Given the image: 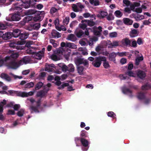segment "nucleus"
Returning <instances> with one entry per match:
<instances>
[{"mask_svg": "<svg viewBox=\"0 0 151 151\" xmlns=\"http://www.w3.org/2000/svg\"><path fill=\"white\" fill-rule=\"evenodd\" d=\"M5 61L6 66L9 68L16 69L24 63L27 64L30 63V60L25 59L23 58L22 59L18 61L17 58L18 57H5Z\"/></svg>", "mask_w": 151, "mask_h": 151, "instance_id": "f257e3e1", "label": "nucleus"}, {"mask_svg": "<svg viewBox=\"0 0 151 151\" xmlns=\"http://www.w3.org/2000/svg\"><path fill=\"white\" fill-rule=\"evenodd\" d=\"M25 43L24 41H18L17 42H13L9 44V46L11 47L15 48L18 50H22L24 47L21 46L24 45Z\"/></svg>", "mask_w": 151, "mask_h": 151, "instance_id": "f03ea898", "label": "nucleus"}, {"mask_svg": "<svg viewBox=\"0 0 151 151\" xmlns=\"http://www.w3.org/2000/svg\"><path fill=\"white\" fill-rule=\"evenodd\" d=\"M21 19L20 16L18 14H10L6 17V19L8 21H18Z\"/></svg>", "mask_w": 151, "mask_h": 151, "instance_id": "7ed1b4c3", "label": "nucleus"}, {"mask_svg": "<svg viewBox=\"0 0 151 151\" xmlns=\"http://www.w3.org/2000/svg\"><path fill=\"white\" fill-rule=\"evenodd\" d=\"M75 62L76 64L80 65L83 64L87 68L88 66V61L86 60H84L81 57H77L75 59Z\"/></svg>", "mask_w": 151, "mask_h": 151, "instance_id": "20e7f679", "label": "nucleus"}, {"mask_svg": "<svg viewBox=\"0 0 151 151\" xmlns=\"http://www.w3.org/2000/svg\"><path fill=\"white\" fill-rule=\"evenodd\" d=\"M81 143L83 147H82V149L83 151H87L89 147V145L90 144L88 140L83 138H81L80 139Z\"/></svg>", "mask_w": 151, "mask_h": 151, "instance_id": "39448f33", "label": "nucleus"}, {"mask_svg": "<svg viewBox=\"0 0 151 151\" xmlns=\"http://www.w3.org/2000/svg\"><path fill=\"white\" fill-rule=\"evenodd\" d=\"M103 58L96 57L95 60L92 63V65L96 68L100 67L101 63V61L102 60H105V59L103 60Z\"/></svg>", "mask_w": 151, "mask_h": 151, "instance_id": "423d86ee", "label": "nucleus"}, {"mask_svg": "<svg viewBox=\"0 0 151 151\" xmlns=\"http://www.w3.org/2000/svg\"><path fill=\"white\" fill-rule=\"evenodd\" d=\"M131 40L128 38H126L122 39L121 42L122 46L127 47L131 46Z\"/></svg>", "mask_w": 151, "mask_h": 151, "instance_id": "0eeeda50", "label": "nucleus"}, {"mask_svg": "<svg viewBox=\"0 0 151 151\" xmlns=\"http://www.w3.org/2000/svg\"><path fill=\"white\" fill-rule=\"evenodd\" d=\"M40 25L39 23H36L32 25H31L30 27L28 28V29L29 31L31 30L32 29L35 30L38 29L40 27Z\"/></svg>", "mask_w": 151, "mask_h": 151, "instance_id": "6e6552de", "label": "nucleus"}, {"mask_svg": "<svg viewBox=\"0 0 151 151\" xmlns=\"http://www.w3.org/2000/svg\"><path fill=\"white\" fill-rule=\"evenodd\" d=\"M108 47L109 48H113L119 45V42L117 41H113L112 42L109 41L108 43Z\"/></svg>", "mask_w": 151, "mask_h": 151, "instance_id": "1a4fd4ad", "label": "nucleus"}, {"mask_svg": "<svg viewBox=\"0 0 151 151\" xmlns=\"http://www.w3.org/2000/svg\"><path fill=\"white\" fill-rule=\"evenodd\" d=\"M0 76L2 78L5 80L7 81L10 82L12 80L11 77L6 73H2Z\"/></svg>", "mask_w": 151, "mask_h": 151, "instance_id": "9d476101", "label": "nucleus"}, {"mask_svg": "<svg viewBox=\"0 0 151 151\" xmlns=\"http://www.w3.org/2000/svg\"><path fill=\"white\" fill-rule=\"evenodd\" d=\"M137 76L142 79H144L146 76V73L143 71L139 70L137 73Z\"/></svg>", "mask_w": 151, "mask_h": 151, "instance_id": "9b49d317", "label": "nucleus"}, {"mask_svg": "<svg viewBox=\"0 0 151 151\" xmlns=\"http://www.w3.org/2000/svg\"><path fill=\"white\" fill-rule=\"evenodd\" d=\"M7 53L9 54V55L7 56L6 57H18L20 55L17 52H15L13 51L9 50L7 52Z\"/></svg>", "mask_w": 151, "mask_h": 151, "instance_id": "f8f14e48", "label": "nucleus"}, {"mask_svg": "<svg viewBox=\"0 0 151 151\" xmlns=\"http://www.w3.org/2000/svg\"><path fill=\"white\" fill-rule=\"evenodd\" d=\"M12 36V33L10 32H8L4 34H3V39L5 40H7L11 38Z\"/></svg>", "mask_w": 151, "mask_h": 151, "instance_id": "ddd939ff", "label": "nucleus"}, {"mask_svg": "<svg viewBox=\"0 0 151 151\" xmlns=\"http://www.w3.org/2000/svg\"><path fill=\"white\" fill-rule=\"evenodd\" d=\"M123 22L124 24L127 25H131L133 23V21L129 18H125L123 19Z\"/></svg>", "mask_w": 151, "mask_h": 151, "instance_id": "4468645a", "label": "nucleus"}, {"mask_svg": "<svg viewBox=\"0 0 151 151\" xmlns=\"http://www.w3.org/2000/svg\"><path fill=\"white\" fill-rule=\"evenodd\" d=\"M51 35L52 37L54 38L57 37L58 38L60 37L61 36V34L60 33L55 30L52 31L51 32Z\"/></svg>", "mask_w": 151, "mask_h": 151, "instance_id": "2eb2a0df", "label": "nucleus"}, {"mask_svg": "<svg viewBox=\"0 0 151 151\" xmlns=\"http://www.w3.org/2000/svg\"><path fill=\"white\" fill-rule=\"evenodd\" d=\"M67 39L69 40L72 41H75L77 40V38L76 36L73 34H70L68 35Z\"/></svg>", "mask_w": 151, "mask_h": 151, "instance_id": "dca6fc26", "label": "nucleus"}, {"mask_svg": "<svg viewBox=\"0 0 151 151\" xmlns=\"http://www.w3.org/2000/svg\"><path fill=\"white\" fill-rule=\"evenodd\" d=\"M12 36L15 37H17L19 36L21 33L20 31L18 29H16L14 30L13 32L12 33Z\"/></svg>", "mask_w": 151, "mask_h": 151, "instance_id": "f3484780", "label": "nucleus"}, {"mask_svg": "<svg viewBox=\"0 0 151 151\" xmlns=\"http://www.w3.org/2000/svg\"><path fill=\"white\" fill-rule=\"evenodd\" d=\"M82 23L86 22L89 26H92L95 24V23L93 21L89 20H84L81 21Z\"/></svg>", "mask_w": 151, "mask_h": 151, "instance_id": "a211bd4d", "label": "nucleus"}, {"mask_svg": "<svg viewBox=\"0 0 151 151\" xmlns=\"http://www.w3.org/2000/svg\"><path fill=\"white\" fill-rule=\"evenodd\" d=\"M46 95V94L45 93L44 91L42 90L37 92L36 96L37 97L42 98L45 96Z\"/></svg>", "mask_w": 151, "mask_h": 151, "instance_id": "6ab92c4d", "label": "nucleus"}, {"mask_svg": "<svg viewBox=\"0 0 151 151\" xmlns=\"http://www.w3.org/2000/svg\"><path fill=\"white\" fill-rule=\"evenodd\" d=\"M85 68L83 66H79L77 68L78 73L80 75H83V71L85 69Z\"/></svg>", "mask_w": 151, "mask_h": 151, "instance_id": "aec40b11", "label": "nucleus"}, {"mask_svg": "<svg viewBox=\"0 0 151 151\" xmlns=\"http://www.w3.org/2000/svg\"><path fill=\"white\" fill-rule=\"evenodd\" d=\"M102 27L101 26H99L98 28V29L99 30H95L93 31V33L96 35H100L101 32L102 31Z\"/></svg>", "mask_w": 151, "mask_h": 151, "instance_id": "412c9836", "label": "nucleus"}, {"mask_svg": "<svg viewBox=\"0 0 151 151\" xmlns=\"http://www.w3.org/2000/svg\"><path fill=\"white\" fill-rule=\"evenodd\" d=\"M28 34L27 33H20L19 35V38L21 40H24L27 39L28 37Z\"/></svg>", "mask_w": 151, "mask_h": 151, "instance_id": "4be33fe9", "label": "nucleus"}, {"mask_svg": "<svg viewBox=\"0 0 151 151\" xmlns=\"http://www.w3.org/2000/svg\"><path fill=\"white\" fill-rule=\"evenodd\" d=\"M137 96L138 99L139 100L144 99L145 97L144 93L142 92L138 93Z\"/></svg>", "mask_w": 151, "mask_h": 151, "instance_id": "5701e85b", "label": "nucleus"}, {"mask_svg": "<svg viewBox=\"0 0 151 151\" xmlns=\"http://www.w3.org/2000/svg\"><path fill=\"white\" fill-rule=\"evenodd\" d=\"M22 1L23 2L22 6H23L24 8H27L30 6V5L28 1H26V2L25 1H24V0H22Z\"/></svg>", "mask_w": 151, "mask_h": 151, "instance_id": "b1692460", "label": "nucleus"}, {"mask_svg": "<svg viewBox=\"0 0 151 151\" xmlns=\"http://www.w3.org/2000/svg\"><path fill=\"white\" fill-rule=\"evenodd\" d=\"M90 3L94 6H98L99 4V1L98 0H89Z\"/></svg>", "mask_w": 151, "mask_h": 151, "instance_id": "393cba45", "label": "nucleus"}, {"mask_svg": "<svg viewBox=\"0 0 151 151\" xmlns=\"http://www.w3.org/2000/svg\"><path fill=\"white\" fill-rule=\"evenodd\" d=\"M123 93L125 94H130L132 93V91L126 87L123 88L122 89Z\"/></svg>", "mask_w": 151, "mask_h": 151, "instance_id": "a878e982", "label": "nucleus"}, {"mask_svg": "<svg viewBox=\"0 0 151 151\" xmlns=\"http://www.w3.org/2000/svg\"><path fill=\"white\" fill-rule=\"evenodd\" d=\"M105 59V60H102L104 61L103 63V66L104 68L106 69H108L110 67V66L108 62L106 60V57H104L103 58V60Z\"/></svg>", "mask_w": 151, "mask_h": 151, "instance_id": "bb28decb", "label": "nucleus"}, {"mask_svg": "<svg viewBox=\"0 0 151 151\" xmlns=\"http://www.w3.org/2000/svg\"><path fill=\"white\" fill-rule=\"evenodd\" d=\"M68 71L72 73H73L74 71L75 68L72 64H69V65H68Z\"/></svg>", "mask_w": 151, "mask_h": 151, "instance_id": "cd10ccee", "label": "nucleus"}, {"mask_svg": "<svg viewBox=\"0 0 151 151\" xmlns=\"http://www.w3.org/2000/svg\"><path fill=\"white\" fill-rule=\"evenodd\" d=\"M66 47L73 49H76L77 46L74 44L70 42H66Z\"/></svg>", "mask_w": 151, "mask_h": 151, "instance_id": "c85d7f7f", "label": "nucleus"}, {"mask_svg": "<svg viewBox=\"0 0 151 151\" xmlns=\"http://www.w3.org/2000/svg\"><path fill=\"white\" fill-rule=\"evenodd\" d=\"M45 51V48H43L42 50L39 51L38 52L36 53V55L38 57H43L44 56Z\"/></svg>", "mask_w": 151, "mask_h": 151, "instance_id": "c756f323", "label": "nucleus"}, {"mask_svg": "<svg viewBox=\"0 0 151 151\" xmlns=\"http://www.w3.org/2000/svg\"><path fill=\"white\" fill-rule=\"evenodd\" d=\"M17 96L22 97H27V93L26 92H21L17 91Z\"/></svg>", "mask_w": 151, "mask_h": 151, "instance_id": "7c9ffc66", "label": "nucleus"}, {"mask_svg": "<svg viewBox=\"0 0 151 151\" xmlns=\"http://www.w3.org/2000/svg\"><path fill=\"white\" fill-rule=\"evenodd\" d=\"M151 88V86L147 83L145 85H143L141 87L142 89V90H148L150 89Z\"/></svg>", "mask_w": 151, "mask_h": 151, "instance_id": "2f4dec72", "label": "nucleus"}, {"mask_svg": "<svg viewBox=\"0 0 151 151\" xmlns=\"http://www.w3.org/2000/svg\"><path fill=\"white\" fill-rule=\"evenodd\" d=\"M43 83L40 82H38L35 86V90H38L41 88L43 86Z\"/></svg>", "mask_w": 151, "mask_h": 151, "instance_id": "473e14b6", "label": "nucleus"}, {"mask_svg": "<svg viewBox=\"0 0 151 151\" xmlns=\"http://www.w3.org/2000/svg\"><path fill=\"white\" fill-rule=\"evenodd\" d=\"M134 18L137 21H139L145 18L143 15H137L134 17Z\"/></svg>", "mask_w": 151, "mask_h": 151, "instance_id": "72a5a7b5", "label": "nucleus"}, {"mask_svg": "<svg viewBox=\"0 0 151 151\" xmlns=\"http://www.w3.org/2000/svg\"><path fill=\"white\" fill-rule=\"evenodd\" d=\"M45 70L47 71L48 72H52L54 70V69L51 67V66H50V65H46L45 68Z\"/></svg>", "mask_w": 151, "mask_h": 151, "instance_id": "f704fd0d", "label": "nucleus"}, {"mask_svg": "<svg viewBox=\"0 0 151 151\" xmlns=\"http://www.w3.org/2000/svg\"><path fill=\"white\" fill-rule=\"evenodd\" d=\"M72 10L75 12H79V10L78 8V6L77 4H73L72 6Z\"/></svg>", "mask_w": 151, "mask_h": 151, "instance_id": "c9c22d12", "label": "nucleus"}, {"mask_svg": "<svg viewBox=\"0 0 151 151\" xmlns=\"http://www.w3.org/2000/svg\"><path fill=\"white\" fill-rule=\"evenodd\" d=\"M37 11L34 10H28L27 12H26L25 14L27 15L33 14H35L36 12Z\"/></svg>", "mask_w": 151, "mask_h": 151, "instance_id": "e433bc0d", "label": "nucleus"}, {"mask_svg": "<svg viewBox=\"0 0 151 151\" xmlns=\"http://www.w3.org/2000/svg\"><path fill=\"white\" fill-rule=\"evenodd\" d=\"M34 83L32 82H30L25 85L24 88H30L33 87Z\"/></svg>", "mask_w": 151, "mask_h": 151, "instance_id": "4c0bfd02", "label": "nucleus"}, {"mask_svg": "<svg viewBox=\"0 0 151 151\" xmlns=\"http://www.w3.org/2000/svg\"><path fill=\"white\" fill-rule=\"evenodd\" d=\"M143 60V57H137L135 60V65H138L140 62Z\"/></svg>", "mask_w": 151, "mask_h": 151, "instance_id": "58836bf2", "label": "nucleus"}, {"mask_svg": "<svg viewBox=\"0 0 151 151\" xmlns=\"http://www.w3.org/2000/svg\"><path fill=\"white\" fill-rule=\"evenodd\" d=\"M24 110L23 109H21L20 111H19L17 113V116L19 117H21L23 116L24 113Z\"/></svg>", "mask_w": 151, "mask_h": 151, "instance_id": "ea45409f", "label": "nucleus"}, {"mask_svg": "<svg viewBox=\"0 0 151 151\" xmlns=\"http://www.w3.org/2000/svg\"><path fill=\"white\" fill-rule=\"evenodd\" d=\"M75 34L78 37L80 38L84 34V32L82 30H80Z\"/></svg>", "mask_w": 151, "mask_h": 151, "instance_id": "a19ab883", "label": "nucleus"}, {"mask_svg": "<svg viewBox=\"0 0 151 151\" xmlns=\"http://www.w3.org/2000/svg\"><path fill=\"white\" fill-rule=\"evenodd\" d=\"M114 14L116 16L118 17H121L123 15L122 13L119 10L116 11Z\"/></svg>", "mask_w": 151, "mask_h": 151, "instance_id": "79ce46f5", "label": "nucleus"}, {"mask_svg": "<svg viewBox=\"0 0 151 151\" xmlns=\"http://www.w3.org/2000/svg\"><path fill=\"white\" fill-rule=\"evenodd\" d=\"M137 30L136 29H133L132 30L130 33V36L131 37H134L137 35Z\"/></svg>", "mask_w": 151, "mask_h": 151, "instance_id": "37998d69", "label": "nucleus"}, {"mask_svg": "<svg viewBox=\"0 0 151 151\" xmlns=\"http://www.w3.org/2000/svg\"><path fill=\"white\" fill-rule=\"evenodd\" d=\"M69 17H65V19H64L63 22L64 25H67L69 22Z\"/></svg>", "mask_w": 151, "mask_h": 151, "instance_id": "c03bdc74", "label": "nucleus"}, {"mask_svg": "<svg viewBox=\"0 0 151 151\" xmlns=\"http://www.w3.org/2000/svg\"><path fill=\"white\" fill-rule=\"evenodd\" d=\"M108 116L109 117H111L113 118H115L116 116L115 114L112 111H109L108 113Z\"/></svg>", "mask_w": 151, "mask_h": 151, "instance_id": "a18cd8bd", "label": "nucleus"}, {"mask_svg": "<svg viewBox=\"0 0 151 151\" xmlns=\"http://www.w3.org/2000/svg\"><path fill=\"white\" fill-rule=\"evenodd\" d=\"M117 33L116 32H113L109 34L110 37L111 38L115 37H117Z\"/></svg>", "mask_w": 151, "mask_h": 151, "instance_id": "49530a36", "label": "nucleus"}, {"mask_svg": "<svg viewBox=\"0 0 151 151\" xmlns=\"http://www.w3.org/2000/svg\"><path fill=\"white\" fill-rule=\"evenodd\" d=\"M100 15L101 16V18H103L105 17L107 15L108 13L106 12L101 11L100 13Z\"/></svg>", "mask_w": 151, "mask_h": 151, "instance_id": "de8ad7c7", "label": "nucleus"}, {"mask_svg": "<svg viewBox=\"0 0 151 151\" xmlns=\"http://www.w3.org/2000/svg\"><path fill=\"white\" fill-rule=\"evenodd\" d=\"M87 133V132L85 130H82L81 132V136L82 137L81 138H85L86 137L87 135L86 133Z\"/></svg>", "mask_w": 151, "mask_h": 151, "instance_id": "09e8293b", "label": "nucleus"}, {"mask_svg": "<svg viewBox=\"0 0 151 151\" xmlns=\"http://www.w3.org/2000/svg\"><path fill=\"white\" fill-rule=\"evenodd\" d=\"M151 24V19H149L148 20H145L143 21V25H148Z\"/></svg>", "mask_w": 151, "mask_h": 151, "instance_id": "8fccbe9b", "label": "nucleus"}, {"mask_svg": "<svg viewBox=\"0 0 151 151\" xmlns=\"http://www.w3.org/2000/svg\"><path fill=\"white\" fill-rule=\"evenodd\" d=\"M69 84L68 83H63L60 86L58 87V88L59 89L63 88L65 87L68 86Z\"/></svg>", "mask_w": 151, "mask_h": 151, "instance_id": "3c124183", "label": "nucleus"}, {"mask_svg": "<svg viewBox=\"0 0 151 151\" xmlns=\"http://www.w3.org/2000/svg\"><path fill=\"white\" fill-rule=\"evenodd\" d=\"M63 51V49L61 47L57 50L56 53L57 55H61L62 54Z\"/></svg>", "mask_w": 151, "mask_h": 151, "instance_id": "603ef678", "label": "nucleus"}, {"mask_svg": "<svg viewBox=\"0 0 151 151\" xmlns=\"http://www.w3.org/2000/svg\"><path fill=\"white\" fill-rule=\"evenodd\" d=\"M6 104V101L5 99H4L3 101L0 102V108L3 109V106Z\"/></svg>", "mask_w": 151, "mask_h": 151, "instance_id": "864d4df0", "label": "nucleus"}, {"mask_svg": "<svg viewBox=\"0 0 151 151\" xmlns=\"http://www.w3.org/2000/svg\"><path fill=\"white\" fill-rule=\"evenodd\" d=\"M38 107H37V106H31L30 107V109L32 111H34L35 112H39V111L38 110Z\"/></svg>", "mask_w": 151, "mask_h": 151, "instance_id": "5fc2aeb1", "label": "nucleus"}, {"mask_svg": "<svg viewBox=\"0 0 151 151\" xmlns=\"http://www.w3.org/2000/svg\"><path fill=\"white\" fill-rule=\"evenodd\" d=\"M12 9L14 10H17L18 11H19L20 12L22 11V9L21 8L16 6V5L14 6V7H12Z\"/></svg>", "mask_w": 151, "mask_h": 151, "instance_id": "6e6d98bb", "label": "nucleus"}, {"mask_svg": "<svg viewBox=\"0 0 151 151\" xmlns=\"http://www.w3.org/2000/svg\"><path fill=\"white\" fill-rule=\"evenodd\" d=\"M56 29L59 31L61 30L65 31L66 30V29L65 28V27L63 25H61L60 27L59 26Z\"/></svg>", "mask_w": 151, "mask_h": 151, "instance_id": "4d7b16f0", "label": "nucleus"}, {"mask_svg": "<svg viewBox=\"0 0 151 151\" xmlns=\"http://www.w3.org/2000/svg\"><path fill=\"white\" fill-rule=\"evenodd\" d=\"M132 44H131V46H131L133 47H137V43L136 41L135 40H131Z\"/></svg>", "mask_w": 151, "mask_h": 151, "instance_id": "13d9d810", "label": "nucleus"}, {"mask_svg": "<svg viewBox=\"0 0 151 151\" xmlns=\"http://www.w3.org/2000/svg\"><path fill=\"white\" fill-rule=\"evenodd\" d=\"M68 66H67L65 65H63L62 67V71L64 72H66L67 71H68Z\"/></svg>", "mask_w": 151, "mask_h": 151, "instance_id": "bf43d9fd", "label": "nucleus"}, {"mask_svg": "<svg viewBox=\"0 0 151 151\" xmlns=\"http://www.w3.org/2000/svg\"><path fill=\"white\" fill-rule=\"evenodd\" d=\"M6 28V26L2 23L0 22V30H4Z\"/></svg>", "mask_w": 151, "mask_h": 151, "instance_id": "052dcab7", "label": "nucleus"}, {"mask_svg": "<svg viewBox=\"0 0 151 151\" xmlns=\"http://www.w3.org/2000/svg\"><path fill=\"white\" fill-rule=\"evenodd\" d=\"M58 9L55 8V7H52L51 9L50 10V13L52 14H53L57 12L58 11Z\"/></svg>", "mask_w": 151, "mask_h": 151, "instance_id": "680f3d73", "label": "nucleus"}, {"mask_svg": "<svg viewBox=\"0 0 151 151\" xmlns=\"http://www.w3.org/2000/svg\"><path fill=\"white\" fill-rule=\"evenodd\" d=\"M34 49L33 47H31L28 49L26 50V52L28 54H32L34 53V52H33V51L32 50V49Z\"/></svg>", "mask_w": 151, "mask_h": 151, "instance_id": "e2e57ef3", "label": "nucleus"}, {"mask_svg": "<svg viewBox=\"0 0 151 151\" xmlns=\"http://www.w3.org/2000/svg\"><path fill=\"white\" fill-rule=\"evenodd\" d=\"M55 25V26L56 28L57 29L59 27V20L58 19H56L54 22Z\"/></svg>", "mask_w": 151, "mask_h": 151, "instance_id": "0e129e2a", "label": "nucleus"}, {"mask_svg": "<svg viewBox=\"0 0 151 151\" xmlns=\"http://www.w3.org/2000/svg\"><path fill=\"white\" fill-rule=\"evenodd\" d=\"M127 53L126 52H117V56H127Z\"/></svg>", "mask_w": 151, "mask_h": 151, "instance_id": "69168bd1", "label": "nucleus"}, {"mask_svg": "<svg viewBox=\"0 0 151 151\" xmlns=\"http://www.w3.org/2000/svg\"><path fill=\"white\" fill-rule=\"evenodd\" d=\"M79 27L80 28L84 29L86 28L87 27V25L85 23H82L79 24Z\"/></svg>", "mask_w": 151, "mask_h": 151, "instance_id": "338daca9", "label": "nucleus"}, {"mask_svg": "<svg viewBox=\"0 0 151 151\" xmlns=\"http://www.w3.org/2000/svg\"><path fill=\"white\" fill-rule=\"evenodd\" d=\"M41 19V17L39 16H38L36 17H34L33 19V20L35 22L38 21L40 20Z\"/></svg>", "mask_w": 151, "mask_h": 151, "instance_id": "774afa93", "label": "nucleus"}]
</instances>
